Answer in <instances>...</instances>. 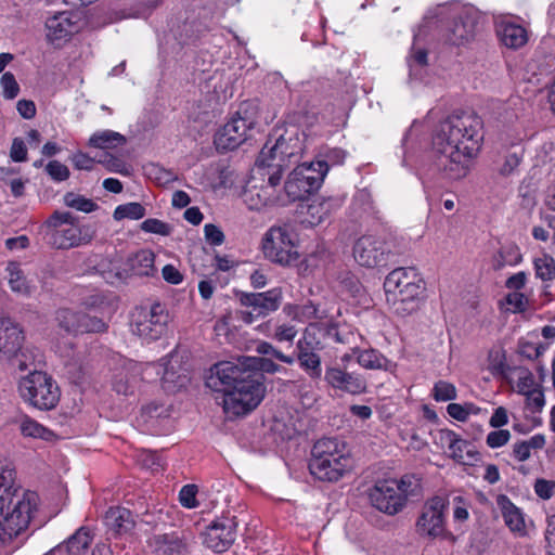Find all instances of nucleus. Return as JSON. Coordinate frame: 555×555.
<instances>
[{
    "mask_svg": "<svg viewBox=\"0 0 555 555\" xmlns=\"http://www.w3.org/2000/svg\"><path fill=\"white\" fill-rule=\"evenodd\" d=\"M284 370L268 358H245L238 363L223 361L210 369L206 386L223 393V409L228 414L245 415L256 409L264 397L263 373Z\"/></svg>",
    "mask_w": 555,
    "mask_h": 555,
    "instance_id": "1",
    "label": "nucleus"
},
{
    "mask_svg": "<svg viewBox=\"0 0 555 555\" xmlns=\"http://www.w3.org/2000/svg\"><path fill=\"white\" fill-rule=\"evenodd\" d=\"M482 120L474 112L457 111L441 120L433 132L437 168L450 180L464 178L469 162L480 150Z\"/></svg>",
    "mask_w": 555,
    "mask_h": 555,
    "instance_id": "2",
    "label": "nucleus"
},
{
    "mask_svg": "<svg viewBox=\"0 0 555 555\" xmlns=\"http://www.w3.org/2000/svg\"><path fill=\"white\" fill-rule=\"evenodd\" d=\"M384 288L392 312L406 317L418 310L425 282L416 269L397 268L386 276Z\"/></svg>",
    "mask_w": 555,
    "mask_h": 555,
    "instance_id": "3",
    "label": "nucleus"
},
{
    "mask_svg": "<svg viewBox=\"0 0 555 555\" xmlns=\"http://www.w3.org/2000/svg\"><path fill=\"white\" fill-rule=\"evenodd\" d=\"M37 504L38 495L35 492L0 494V544L12 543L28 528Z\"/></svg>",
    "mask_w": 555,
    "mask_h": 555,
    "instance_id": "4",
    "label": "nucleus"
},
{
    "mask_svg": "<svg viewBox=\"0 0 555 555\" xmlns=\"http://www.w3.org/2000/svg\"><path fill=\"white\" fill-rule=\"evenodd\" d=\"M311 453L309 469L320 480L338 481L351 468V459L336 438L320 439Z\"/></svg>",
    "mask_w": 555,
    "mask_h": 555,
    "instance_id": "5",
    "label": "nucleus"
},
{
    "mask_svg": "<svg viewBox=\"0 0 555 555\" xmlns=\"http://www.w3.org/2000/svg\"><path fill=\"white\" fill-rule=\"evenodd\" d=\"M49 244L57 249H70L89 244L94 231L90 225L79 224L69 211L55 210L44 222Z\"/></svg>",
    "mask_w": 555,
    "mask_h": 555,
    "instance_id": "6",
    "label": "nucleus"
},
{
    "mask_svg": "<svg viewBox=\"0 0 555 555\" xmlns=\"http://www.w3.org/2000/svg\"><path fill=\"white\" fill-rule=\"evenodd\" d=\"M21 398L39 410H51L57 404L61 392L55 380L47 373L33 370L18 382Z\"/></svg>",
    "mask_w": 555,
    "mask_h": 555,
    "instance_id": "7",
    "label": "nucleus"
},
{
    "mask_svg": "<svg viewBox=\"0 0 555 555\" xmlns=\"http://www.w3.org/2000/svg\"><path fill=\"white\" fill-rule=\"evenodd\" d=\"M284 137H280L272 146L266 144L259 153L256 165L260 168H268V185L274 192V188L280 184L282 179V169L294 162H297L300 156L301 145L299 140H296L292 145Z\"/></svg>",
    "mask_w": 555,
    "mask_h": 555,
    "instance_id": "8",
    "label": "nucleus"
},
{
    "mask_svg": "<svg viewBox=\"0 0 555 555\" xmlns=\"http://www.w3.org/2000/svg\"><path fill=\"white\" fill-rule=\"evenodd\" d=\"M170 314L164 304L137 307L131 314V332L146 343L162 338L168 330Z\"/></svg>",
    "mask_w": 555,
    "mask_h": 555,
    "instance_id": "9",
    "label": "nucleus"
},
{
    "mask_svg": "<svg viewBox=\"0 0 555 555\" xmlns=\"http://www.w3.org/2000/svg\"><path fill=\"white\" fill-rule=\"evenodd\" d=\"M328 171V165L324 160L302 163L288 176L284 184V191L289 202L301 201L307 195L317 191Z\"/></svg>",
    "mask_w": 555,
    "mask_h": 555,
    "instance_id": "10",
    "label": "nucleus"
},
{
    "mask_svg": "<svg viewBox=\"0 0 555 555\" xmlns=\"http://www.w3.org/2000/svg\"><path fill=\"white\" fill-rule=\"evenodd\" d=\"M257 124V106L244 102L238 111L218 132L216 144L218 149L234 150L248 139L249 131Z\"/></svg>",
    "mask_w": 555,
    "mask_h": 555,
    "instance_id": "11",
    "label": "nucleus"
},
{
    "mask_svg": "<svg viewBox=\"0 0 555 555\" xmlns=\"http://www.w3.org/2000/svg\"><path fill=\"white\" fill-rule=\"evenodd\" d=\"M264 257L273 263L291 266L298 260V251L286 227L273 225L262 237Z\"/></svg>",
    "mask_w": 555,
    "mask_h": 555,
    "instance_id": "12",
    "label": "nucleus"
},
{
    "mask_svg": "<svg viewBox=\"0 0 555 555\" xmlns=\"http://www.w3.org/2000/svg\"><path fill=\"white\" fill-rule=\"evenodd\" d=\"M283 293L279 287L262 293H241L238 300L246 310L238 311V318L250 324L259 318H264L276 311L282 304Z\"/></svg>",
    "mask_w": 555,
    "mask_h": 555,
    "instance_id": "13",
    "label": "nucleus"
},
{
    "mask_svg": "<svg viewBox=\"0 0 555 555\" xmlns=\"http://www.w3.org/2000/svg\"><path fill=\"white\" fill-rule=\"evenodd\" d=\"M353 257L362 267L379 268L389 263L393 253L390 245L382 237L363 235L354 243Z\"/></svg>",
    "mask_w": 555,
    "mask_h": 555,
    "instance_id": "14",
    "label": "nucleus"
},
{
    "mask_svg": "<svg viewBox=\"0 0 555 555\" xmlns=\"http://www.w3.org/2000/svg\"><path fill=\"white\" fill-rule=\"evenodd\" d=\"M55 321L59 328L68 335L103 333L107 330V324L102 319L69 308L59 309L55 313Z\"/></svg>",
    "mask_w": 555,
    "mask_h": 555,
    "instance_id": "15",
    "label": "nucleus"
},
{
    "mask_svg": "<svg viewBox=\"0 0 555 555\" xmlns=\"http://www.w3.org/2000/svg\"><path fill=\"white\" fill-rule=\"evenodd\" d=\"M323 379L335 391L352 396L366 392L367 383L360 373L348 371L346 365L338 362L325 366Z\"/></svg>",
    "mask_w": 555,
    "mask_h": 555,
    "instance_id": "16",
    "label": "nucleus"
},
{
    "mask_svg": "<svg viewBox=\"0 0 555 555\" xmlns=\"http://www.w3.org/2000/svg\"><path fill=\"white\" fill-rule=\"evenodd\" d=\"M448 501L442 496H434L423 507L416 521V531L422 537L437 538L444 532V511Z\"/></svg>",
    "mask_w": 555,
    "mask_h": 555,
    "instance_id": "17",
    "label": "nucleus"
},
{
    "mask_svg": "<svg viewBox=\"0 0 555 555\" xmlns=\"http://www.w3.org/2000/svg\"><path fill=\"white\" fill-rule=\"evenodd\" d=\"M236 517L222 516L212 521L203 532V543L212 551H227L236 538Z\"/></svg>",
    "mask_w": 555,
    "mask_h": 555,
    "instance_id": "18",
    "label": "nucleus"
},
{
    "mask_svg": "<svg viewBox=\"0 0 555 555\" xmlns=\"http://www.w3.org/2000/svg\"><path fill=\"white\" fill-rule=\"evenodd\" d=\"M369 496L374 507L388 515H396L405 506L395 479L377 481L370 490Z\"/></svg>",
    "mask_w": 555,
    "mask_h": 555,
    "instance_id": "19",
    "label": "nucleus"
},
{
    "mask_svg": "<svg viewBox=\"0 0 555 555\" xmlns=\"http://www.w3.org/2000/svg\"><path fill=\"white\" fill-rule=\"evenodd\" d=\"M478 16L472 9H465L454 17L447 28L446 40L454 46L469 42L476 35Z\"/></svg>",
    "mask_w": 555,
    "mask_h": 555,
    "instance_id": "20",
    "label": "nucleus"
},
{
    "mask_svg": "<svg viewBox=\"0 0 555 555\" xmlns=\"http://www.w3.org/2000/svg\"><path fill=\"white\" fill-rule=\"evenodd\" d=\"M155 256L153 251L149 249H141L137 254H134L132 257L128 258L127 260V267L128 270H119L116 269L115 272H108L107 275H105V279L109 283H114L115 280H124L128 275H135V276H152L154 275L156 269L154 266Z\"/></svg>",
    "mask_w": 555,
    "mask_h": 555,
    "instance_id": "21",
    "label": "nucleus"
},
{
    "mask_svg": "<svg viewBox=\"0 0 555 555\" xmlns=\"http://www.w3.org/2000/svg\"><path fill=\"white\" fill-rule=\"evenodd\" d=\"M47 37L50 41L66 40L72 35L79 31L78 15L61 12L47 20Z\"/></svg>",
    "mask_w": 555,
    "mask_h": 555,
    "instance_id": "22",
    "label": "nucleus"
},
{
    "mask_svg": "<svg viewBox=\"0 0 555 555\" xmlns=\"http://www.w3.org/2000/svg\"><path fill=\"white\" fill-rule=\"evenodd\" d=\"M338 198L317 197L301 208L302 222L315 227L325 221L333 211L340 207Z\"/></svg>",
    "mask_w": 555,
    "mask_h": 555,
    "instance_id": "23",
    "label": "nucleus"
},
{
    "mask_svg": "<svg viewBox=\"0 0 555 555\" xmlns=\"http://www.w3.org/2000/svg\"><path fill=\"white\" fill-rule=\"evenodd\" d=\"M24 341L23 331L10 318H0V353L11 358L22 349Z\"/></svg>",
    "mask_w": 555,
    "mask_h": 555,
    "instance_id": "24",
    "label": "nucleus"
},
{
    "mask_svg": "<svg viewBox=\"0 0 555 555\" xmlns=\"http://www.w3.org/2000/svg\"><path fill=\"white\" fill-rule=\"evenodd\" d=\"M496 35L503 46L517 50L528 42L527 29L508 20H502L496 23Z\"/></svg>",
    "mask_w": 555,
    "mask_h": 555,
    "instance_id": "25",
    "label": "nucleus"
},
{
    "mask_svg": "<svg viewBox=\"0 0 555 555\" xmlns=\"http://www.w3.org/2000/svg\"><path fill=\"white\" fill-rule=\"evenodd\" d=\"M153 545L157 555H185L188 552L185 534L177 531L154 535Z\"/></svg>",
    "mask_w": 555,
    "mask_h": 555,
    "instance_id": "26",
    "label": "nucleus"
},
{
    "mask_svg": "<svg viewBox=\"0 0 555 555\" xmlns=\"http://www.w3.org/2000/svg\"><path fill=\"white\" fill-rule=\"evenodd\" d=\"M243 199L250 210H261L262 208L278 202L270 186L253 185L243 193Z\"/></svg>",
    "mask_w": 555,
    "mask_h": 555,
    "instance_id": "27",
    "label": "nucleus"
},
{
    "mask_svg": "<svg viewBox=\"0 0 555 555\" xmlns=\"http://www.w3.org/2000/svg\"><path fill=\"white\" fill-rule=\"evenodd\" d=\"M107 526L116 533L130 532L135 525L132 513L124 507H111L105 515Z\"/></svg>",
    "mask_w": 555,
    "mask_h": 555,
    "instance_id": "28",
    "label": "nucleus"
},
{
    "mask_svg": "<svg viewBox=\"0 0 555 555\" xmlns=\"http://www.w3.org/2000/svg\"><path fill=\"white\" fill-rule=\"evenodd\" d=\"M498 504L502 509V516L505 525L511 529V531L524 532L525 520L519 508L516 507L505 495H500L498 498Z\"/></svg>",
    "mask_w": 555,
    "mask_h": 555,
    "instance_id": "29",
    "label": "nucleus"
},
{
    "mask_svg": "<svg viewBox=\"0 0 555 555\" xmlns=\"http://www.w3.org/2000/svg\"><path fill=\"white\" fill-rule=\"evenodd\" d=\"M320 351H296V358L300 369L312 379L322 377V361Z\"/></svg>",
    "mask_w": 555,
    "mask_h": 555,
    "instance_id": "30",
    "label": "nucleus"
},
{
    "mask_svg": "<svg viewBox=\"0 0 555 555\" xmlns=\"http://www.w3.org/2000/svg\"><path fill=\"white\" fill-rule=\"evenodd\" d=\"M189 382V376L185 373H179L171 361L165 364L162 375V385L166 391L176 392L186 387Z\"/></svg>",
    "mask_w": 555,
    "mask_h": 555,
    "instance_id": "31",
    "label": "nucleus"
},
{
    "mask_svg": "<svg viewBox=\"0 0 555 555\" xmlns=\"http://www.w3.org/2000/svg\"><path fill=\"white\" fill-rule=\"evenodd\" d=\"M92 542L90 530L86 527L79 528L64 545H59L57 551L66 550L70 555H79L87 550Z\"/></svg>",
    "mask_w": 555,
    "mask_h": 555,
    "instance_id": "32",
    "label": "nucleus"
},
{
    "mask_svg": "<svg viewBox=\"0 0 555 555\" xmlns=\"http://www.w3.org/2000/svg\"><path fill=\"white\" fill-rule=\"evenodd\" d=\"M545 446V437L541 434L534 435L528 440L513 444V456L518 462H525L531 456V450H541Z\"/></svg>",
    "mask_w": 555,
    "mask_h": 555,
    "instance_id": "33",
    "label": "nucleus"
},
{
    "mask_svg": "<svg viewBox=\"0 0 555 555\" xmlns=\"http://www.w3.org/2000/svg\"><path fill=\"white\" fill-rule=\"evenodd\" d=\"M126 143V138L113 130H103L93 133L89 139V145L95 149H114Z\"/></svg>",
    "mask_w": 555,
    "mask_h": 555,
    "instance_id": "34",
    "label": "nucleus"
},
{
    "mask_svg": "<svg viewBox=\"0 0 555 555\" xmlns=\"http://www.w3.org/2000/svg\"><path fill=\"white\" fill-rule=\"evenodd\" d=\"M357 362L366 370H383L386 367L387 359L375 349H354Z\"/></svg>",
    "mask_w": 555,
    "mask_h": 555,
    "instance_id": "35",
    "label": "nucleus"
},
{
    "mask_svg": "<svg viewBox=\"0 0 555 555\" xmlns=\"http://www.w3.org/2000/svg\"><path fill=\"white\" fill-rule=\"evenodd\" d=\"M321 328L310 324L296 344V351H321L324 346L320 339Z\"/></svg>",
    "mask_w": 555,
    "mask_h": 555,
    "instance_id": "36",
    "label": "nucleus"
},
{
    "mask_svg": "<svg viewBox=\"0 0 555 555\" xmlns=\"http://www.w3.org/2000/svg\"><path fill=\"white\" fill-rule=\"evenodd\" d=\"M399 495H403V503L406 504L409 498H416L421 495L422 483L421 478L414 474H406L397 480Z\"/></svg>",
    "mask_w": 555,
    "mask_h": 555,
    "instance_id": "37",
    "label": "nucleus"
},
{
    "mask_svg": "<svg viewBox=\"0 0 555 555\" xmlns=\"http://www.w3.org/2000/svg\"><path fill=\"white\" fill-rule=\"evenodd\" d=\"M449 442V451L451 456L459 463L466 464L464 452L470 459L475 457L476 453L468 450L469 443L466 440L459 438L454 433L447 434Z\"/></svg>",
    "mask_w": 555,
    "mask_h": 555,
    "instance_id": "38",
    "label": "nucleus"
},
{
    "mask_svg": "<svg viewBox=\"0 0 555 555\" xmlns=\"http://www.w3.org/2000/svg\"><path fill=\"white\" fill-rule=\"evenodd\" d=\"M146 215L145 207L137 202L119 205L114 210L113 217L116 221L122 219L139 220Z\"/></svg>",
    "mask_w": 555,
    "mask_h": 555,
    "instance_id": "39",
    "label": "nucleus"
},
{
    "mask_svg": "<svg viewBox=\"0 0 555 555\" xmlns=\"http://www.w3.org/2000/svg\"><path fill=\"white\" fill-rule=\"evenodd\" d=\"M521 261V254L516 245H507L500 249L494 259V269L500 270L504 266H515Z\"/></svg>",
    "mask_w": 555,
    "mask_h": 555,
    "instance_id": "40",
    "label": "nucleus"
},
{
    "mask_svg": "<svg viewBox=\"0 0 555 555\" xmlns=\"http://www.w3.org/2000/svg\"><path fill=\"white\" fill-rule=\"evenodd\" d=\"M21 431L26 437H33V438H41L43 440H49L52 437V431L43 427L41 424L37 423L36 421L24 417L21 421Z\"/></svg>",
    "mask_w": 555,
    "mask_h": 555,
    "instance_id": "41",
    "label": "nucleus"
},
{
    "mask_svg": "<svg viewBox=\"0 0 555 555\" xmlns=\"http://www.w3.org/2000/svg\"><path fill=\"white\" fill-rule=\"evenodd\" d=\"M64 204L67 207L75 208L82 212H92L99 208L98 204L92 199L74 192H68L64 195Z\"/></svg>",
    "mask_w": 555,
    "mask_h": 555,
    "instance_id": "42",
    "label": "nucleus"
},
{
    "mask_svg": "<svg viewBox=\"0 0 555 555\" xmlns=\"http://www.w3.org/2000/svg\"><path fill=\"white\" fill-rule=\"evenodd\" d=\"M522 156H524V150L521 146H514L506 155H505V158H504V163L503 165L501 166V168L499 169V173L503 177H508L511 176L512 173H514V171L516 170V168L519 166V164L521 163V159H522Z\"/></svg>",
    "mask_w": 555,
    "mask_h": 555,
    "instance_id": "43",
    "label": "nucleus"
},
{
    "mask_svg": "<svg viewBox=\"0 0 555 555\" xmlns=\"http://www.w3.org/2000/svg\"><path fill=\"white\" fill-rule=\"evenodd\" d=\"M480 411L481 409L472 402H466L464 404L450 403L447 406L448 414L459 422H465L470 414L477 415Z\"/></svg>",
    "mask_w": 555,
    "mask_h": 555,
    "instance_id": "44",
    "label": "nucleus"
},
{
    "mask_svg": "<svg viewBox=\"0 0 555 555\" xmlns=\"http://www.w3.org/2000/svg\"><path fill=\"white\" fill-rule=\"evenodd\" d=\"M9 271V284L13 292L20 294H28L29 286L22 270L15 263H10L8 267Z\"/></svg>",
    "mask_w": 555,
    "mask_h": 555,
    "instance_id": "45",
    "label": "nucleus"
},
{
    "mask_svg": "<svg viewBox=\"0 0 555 555\" xmlns=\"http://www.w3.org/2000/svg\"><path fill=\"white\" fill-rule=\"evenodd\" d=\"M535 274L543 281L555 279V260L548 255L534 260Z\"/></svg>",
    "mask_w": 555,
    "mask_h": 555,
    "instance_id": "46",
    "label": "nucleus"
},
{
    "mask_svg": "<svg viewBox=\"0 0 555 555\" xmlns=\"http://www.w3.org/2000/svg\"><path fill=\"white\" fill-rule=\"evenodd\" d=\"M135 377L126 371H121L114 376L113 389L124 396L133 393Z\"/></svg>",
    "mask_w": 555,
    "mask_h": 555,
    "instance_id": "47",
    "label": "nucleus"
},
{
    "mask_svg": "<svg viewBox=\"0 0 555 555\" xmlns=\"http://www.w3.org/2000/svg\"><path fill=\"white\" fill-rule=\"evenodd\" d=\"M284 311H286L287 314L294 313V318L301 322L319 318V309L312 302H307L302 306H287L284 308Z\"/></svg>",
    "mask_w": 555,
    "mask_h": 555,
    "instance_id": "48",
    "label": "nucleus"
},
{
    "mask_svg": "<svg viewBox=\"0 0 555 555\" xmlns=\"http://www.w3.org/2000/svg\"><path fill=\"white\" fill-rule=\"evenodd\" d=\"M456 388L447 380H438L433 388V398L438 402L454 400L456 398Z\"/></svg>",
    "mask_w": 555,
    "mask_h": 555,
    "instance_id": "49",
    "label": "nucleus"
},
{
    "mask_svg": "<svg viewBox=\"0 0 555 555\" xmlns=\"http://www.w3.org/2000/svg\"><path fill=\"white\" fill-rule=\"evenodd\" d=\"M408 65L410 67L411 75H418V70L428 65L427 50L413 48L408 57Z\"/></svg>",
    "mask_w": 555,
    "mask_h": 555,
    "instance_id": "50",
    "label": "nucleus"
},
{
    "mask_svg": "<svg viewBox=\"0 0 555 555\" xmlns=\"http://www.w3.org/2000/svg\"><path fill=\"white\" fill-rule=\"evenodd\" d=\"M15 470L10 467H3L0 469V494L17 493V491H24L21 488L14 487Z\"/></svg>",
    "mask_w": 555,
    "mask_h": 555,
    "instance_id": "51",
    "label": "nucleus"
},
{
    "mask_svg": "<svg viewBox=\"0 0 555 555\" xmlns=\"http://www.w3.org/2000/svg\"><path fill=\"white\" fill-rule=\"evenodd\" d=\"M0 85L2 87V94L5 99L13 100L17 96L20 86L11 72H7L2 75Z\"/></svg>",
    "mask_w": 555,
    "mask_h": 555,
    "instance_id": "52",
    "label": "nucleus"
},
{
    "mask_svg": "<svg viewBox=\"0 0 555 555\" xmlns=\"http://www.w3.org/2000/svg\"><path fill=\"white\" fill-rule=\"evenodd\" d=\"M141 230L146 233H154L167 236L170 235L172 228L162 220L150 218L141 223Z\"/></svg>",
    "mask_w": 555,
    "mask_h": 555,
    "instance_id": "53",
    "label": "nucleus"
},
{
    "mask_svg": "<svg viewBox=\"0 0 555 555\" xmlns=\"http://www.w3.org/2000/svg\"><path fill=\"white\" fill-rule=\"evenodd\" d=\"M257 352L264 356H271L281 362L286 364H293L295 362V357L286 356L282 351L278 350L272 344L267 341H261L257 345Z\"/></svg>",
    "mask_w": 555,
    "mask_h": 555,
    "instance_id": "54",
    "label": "nucleus"
},
{
    "mask_svg": "<svg viewBox=\"0 0 555 555\" xmlns=\"http://www.w3.org/2000/svg\"><path fill=\"white\" fill-rule=\"evenodd\" d=\"M534 493L542 500L546 501L555 495V480L537 478L533 483Z\"/></svg>",
    "mask_w": 555,
    "mask_h": 555,
    "instance_id": "55",
    "label": "nucleus"
},
{
    "mask_svg": "<svg viewBox=\"0 0 555 555\" xmlns=\"http://www.w3.org/2000/svg\"><path fill=\"white\" fill-rule=\"evenodd\" d=\"M197 487L195 485L183 486L179 493V501L183 507L195 508L198 505L196 500Z\"/></svg>",
    "mask_w": 555,
    "mask_h": 555,
    "instance_id": "56",
    "label": "nucleus"
},
{
    "mask_svg": "<svg viewBox=\"0 0 555 555\" xmlns=\"http://www.w3.org/2000/svg\"><path fill=\"white\" fill-rule=\"evenodd\" d=\"M46 171L54 181L59 182L64 181L69 177V170L67 166L57 160L49 162L46 166Z\"/></svg>",
    "mask_w": 555,
    "mask_h": 555,
    "instance_id": "57",
    "label": "nucleus"
},
{
    "mask_svg": "<svg viewBox=\"0 0 555 555\" xmlns=\"http://www.w3.org/2000/svg\"><path fill=\"white\" fill-rule=\"evenodd\" d=\"M511 439V433L507 429H499L490 431L487 436V446L496 449L505 446Z\"/></svg>",
    "mask_w": 555,
    "mask_h": 555,
    "instance_id": "58",
    "label": "nucleus"
},
{
    "mask_svg": "<svg viewBox=\"0 0 555 555\" xmlns=\"http://www.w3.org/2000/svg\"><path fill=\"white\" fill-rule=\"evenodd\" d=\"M206 241L214 245L219 246L224 242V234L221 229L212 223H207L204 227Z\"/></svg>",
    "mask_w": 555,
    "mask_h": 555,
    "instance_id": "59",
    "label": "nucleus"
},
{
    "mask_svg": "<svg viewBox=\"0 0 555 555\" xmlns=\"http://www.w3.org/2000/svg\"><path fill=\"white\" fill-rule=\"evenodd\" d=\"M298 331L294 325L281 324L275 327L273 338L280 343L288 341L292 343L296 337Z\"/></svg>",
    "mask_w": 555,
    "mask_h": 555,
    "instance_id": "60",
    "label": "nucleus"
},
{
    "mask_svg": "<svg viewBox=\"0 0 555 555\" xmlns=\"http://www.w3.org/2000/svg\"><path fill=\"white\" fill-rule=\"evenodd\" d=\"M98 163L102 164L108 171L124 173V162L111 154H104L103 157L98 160Z\"/></svg>",
    "mask_w": 555,
    "mask_h": 555,
    "instance_id": "61",
    "label": "nucleus"
},
{
    "mask_svg": "<svg viewBox=\"0 0 555 555\" xmlns=\"http://www.w3.org/2000/svg\"><path fill=\"white\" fill-rule=\"evenodd\" d=\"M72 160L76 169L88 171L93 170L98 163L94 158L81 152L74 154Z\"/></svg>",
    "mask_w": 555,
    "mask_h": 555,
    "instance_id": "62",
    "label": "nucleus"
},
{
    "mask_svg": "<svg viewBox=\"0 0 555 555\" xmlns=\"http://www.w3.org/2000/svg\"><path fill=\"white\" fill-rule=\"evenodd\" d=\"M10 157L17 163L27 159V149L25 142L21 138H15L12 142Z\"/></svg>",
    "mask_w": 555,
    "mask_h": 555,
    "instance_id": "63",
    "label": "nucleus"
},
{
    "mask_svg": "<svg viewBox=\"0 0 555 555\" xmlns=\"http://www.w3.org/2000/svg\"><path fill=\"white\" fill-rule=\"evenodd\" d=\"M533 375L528 370H520L517 384L519 392H528L533 389Z\"/></svg>",
    "mask_w": 555,
    "mask_h": 555,
    "instance_id": "64",
    "label": "nucleus"
}]
</instances>
